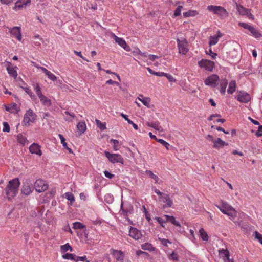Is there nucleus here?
I'll use <instances>...</instances> for the list:
<instances>
[{
  "label": "nucleus",
  "instance_id": "nucleus-55",
  "mask_svg": "<svg viewBox=\"0 0 262 262\" xmlns=\"http://www.w3.org/2000/svg\"><path fill=\"white\" fill-rule=\"evenodd\" d=\"M157 142H158L159 143H161V144H162L163 146H164L167 149H169V147L170 146V145L168 143H167V142H166L165 141H164V140L163 139H159L158 140H157Z\"/></svg>",
  "mask_w": 262,
  "mask_h": 262
},
{
  "label": "nucleus",
  "instance_id": "nucleus-29",
  "mask_svg": "<svg viewBox=\"0 0 262 262\" xmlns=\"http://www.w3.org/2000/svg\"><path fill=\"white\" fill-rule=\"evenodd\" d=\"M17 139L18 142L23 146H25L29 143V141L27 140V138L21 134L17 135Z\"/></svg>",
  "mask_w": 262,
  "mask_h": 262
},
{
  "label": "nucleus",
  "instance_id": "nucleus-35",
  "mask_svg": "<svg viewBox=\"0 0 262 262\" xmlns=\"http://www.w3.org/2000/svg\"><path fill=\"white\" fill-rule=\"evenodd\" d=\"M141 246V248L144 250H148L150 252L155 250V248L152 246V245L151 244H149L148 243L143 244Z\"/></svg>",
  "mask_w": 262,
  "mask_h": 262
},
{
  "label": "nucleus",
  "instance_id": "nucleus-40",
  "mask_svg": "<svg viewBox=\"0 0 262 262\" xmlns=\"http://www.w3.org/2000/svg\"><path fill=\"white\" fill-rule=\"evenodd\" d=\"M199 233L203 241H207L208 240V235L203 228H201L200 229Z\"/></svg>",
  "mask_w": 262,
  "mask_h": 262
},
{
  "label": "nucleus",
  "instance_id": "nucleus-7",
  "mask_svg": "<svg viewBox=\"0 0 262 262\" xmlns=\"http://www.w3.org/2000/svg\"><path fill=\"white\" fill-rule=\"evenodd\" d=\"M199 66L209 72L212 71L214 68V62L209 60L202 59L198 62Z\"/></svg>",
  "mask_w": 262,
  "mask_h": 262
},
{
  "label": "nucleus",
  "instance_id": "nucleus-10",
  "mask_svg": "<svg viewBox=\"0 0 262 262\" xmlns=\"http://www.w3.org/2000/svg\"><path fill=\"white\" fill-rule=\"evenodd\" d=\"M113 37L115 42L122 48H123L126 51H129L130 50V47L127 45L126 41L123 38L117 37L114 34H113Z\"/></svg>",
  "mask_w": 262,
  "mask_h": 262
},
{
  "label": "nucleus",
  "instance_id": "nucleus-20",
  "mask_svg": "<svg viewBox=\"0 0 262 262\" xmlns=\"http://www.w3.org/2000/svg\"><path fill=\"white\" fill-rule=\"evenodd\" d=\"M32 191L33 189L31 188L29 183H26L23 185L21 189V192L22 194L28 195L32 193Z\"/></svg>",
  "mask_w": 262,
  "mask_h": 262
},
{
  "label": "nucleus",
  "instance_id": "nucleus-1",
  "mask_svg": "<svg viewBox=\"0 0 262 262\" xmlns=\"http://www.w3.org/2000/svg\"><path fill=\"white\" fill-rule=\"evenodd\" d=\"M20 185V181L17 178L10 180L4 189L3 194L5 195L4 197L9 200H11L13 199L18 192Z\"/></svg>",
  "mask_w": 262,
  "mask_h": 262
},
{
  "label": "nucleus",
  "instance_id": "nucleus-4",
  "mask_svg": "<svg viewBox=\"0 0 262 262\" xmlns=\"http://www.w3.org/2000/svg\"><path fill=\"white\" fill-rule=\"evenodd\" d=\"M177 46L179 50V53L182 55H186L188 52V43L186 39H177Z\"/></svg>",
  "mask_w": 262,
  "mask_h": 262
},
{
  "label": "nucleus",
  "instance_id": "nucleus-37",
  "mask_svg": "<svg viewBox=\"0 0 262 262\" xmlns=\"http://www.w3.org/2000/svg\"><path fill=\"white\" fill-rule=\"evenodd\" d=\"M184 17H193L198 14V12L196 10H189L186 12L183 13Z\"/></svg>",
  "mask_w": 262,
  "mask_h": 262
},
{
  "label": "nucleus",
  "instance_id": "nucleus-3",
  "mask_svg": "<svg viewBox=\"0 0 262 262\" xmlns=\"http://www.w3.org/2000/svg\"><path fill=\"white\" fill-rule=\"evenodd\" d=\"M207 10L212 12L214 14L217 15L222 18H224L228 16V12L227 10L220 6L209 5L207 7Z\"/></svg>",
  "mask_w": 262,
  "mask_h": 262
},
{
  "label": "nucleus",
  "instance_id": "nucleus-52",
  "mask_svg": "<svg viewBox=\"0 0 262 262\" xmlns=\"http://www.w3.org/2000/svg\"><path fill=\"white\" fill-rule=\"evenodd\" d=\"M158 240L161 242V243L164 246L168 247V244H171V242L167 239L162 238L160 237L158 238Z\"/></svg>",
  "mask_w": 262,
  "mask_h": 262
},
{
  "label": "nucleus",
  "instance_id": "nucleus-36",
  "mask_svg": "<svg viewBox=\"0 0 262 262\" xmlns=\"http://www.w3.org/2000/svg\"><path fill=\"white\" fill-rule=\"evenodd\" d=\"M58 136H59V138L60 139L61 143L62 144V146L66 149H67L69 151V152L70 153L72 152V151L71 149L68 147L67 144L66 142V139L64 138V137L62 135H61V134H59Z\"/></svg>",
  "mask_w": 262,
  "mask_h": 262
},
{
  "label": "nucleus",
  "instance_id": "nucleus-57",
  "mask_svg": "<svg viewBox=\"0 0 262 262\" xmlns=\"http://www.w3.org/2000/svg\"><path fill=\"white\" fill-rule=\"evenodd\" d=\"M255 238H256L259 242L262 245V235L258 233L257 231L254 232Z\"/></svg>",
  "mask_w": 262,
  "mask_h": 262
},
{
  "label": "nucleus",
  "instance_id": "nucleus-34",
  "mask_svg": "<svg viewBox=\"0 0 262 262\" xmlns=\"http://www.w3.org/2000/svg\"><path fill=\"white\" fill-rule=\"evenodd\" d=\"M138 98L144 105L149 107L150 102V99L149 97H144L143 95H140Z\"/></svg>",
  "mask_w": 262,
  "mask_h": 262
},
{
  "label": "nucleus",
  "instance_id": "nucleus-38",
  "mask_svg": "<svg viewBox=\"0 0 262 262\" xmlns=\"http://www.w3.org/2000/svg\"><path fill=\"white\" fill-rule=\"evenodd\" d=\"M64 197L70 201L71 205H72V203L75 201V197L74 195L71 192L65 193L64 194Z\"/></svg>",
  "mask_w": 262,
  "mask_h": 262
},
{
  "label": "nucleus",
  "instance_id": "nucleus-2",
  "mask_svg": "<svg viewBox=\"0 0 262 262\" xmlns=\"http://www.w3.org/2000/svg\"><path fill=\"white\" fill-rule=\"evenodd\" d=\"M216 206L222 213L227 215L232 220H234L237 216L236 211L226 202L221 200L220 204L216 205Z\"/></svg>",
  "mask_w": 262,
  "mask_h": 262
},
{
  "label": "nucleus",
  "instance_id": "nucleus-63",
  "mask_svg": "<svg viewBox=\"0 0 262 262\" xmlns=\"http://www.w3.org/2000/svg\"><path fill=\"white\" fill-rule=\"evenodd\" d=\"M189 232L190 233L189 237L191 240L193 241V239H195L194 235V230L193 229H190L189 230Z\"/></svg>",
  "mask_w": 262,
  "mask_h": 262
},
{
  "label": "nucleus",
  "instance_id": "nucleus-51",
  "mask_svg": "<svg viewBox=\"0 0 262 262\" xmlns=\"http://www.w3.org/2000/svg\"><path fill=\"white\" fill-rule=\"evenodd\" d=\"M34 90L36 92V94L37 95V96H39V95L42 94L41 91L40 87L39 86L38 83L34 85Z\"/></svg>",
  "mask_w": 262,
  "mask_h": 262
},
{
  "label": "nucleus",
  "instance_id": "nucleus-48",
  "mask_svg": "<svg viewBox=\"0 0 262 262\" xmlns=\"http://www.w3.org/2000/svg\"><path fill=\"white\" fill-rule=\"evenodd\" d=\"M62 257L66 259H71L75 261V255L71 253H66L62 255Z\"/></svg>",
  "mask_w": 262,
  "mask_h": 262
},
{
  "label": "nucleus",
  "instance_id": "nucleus-19",
  "mask_svg": "<svg viewBox=\"0 0 262 262\" xmlns=\"http://www.w3.org/2000/svg\"><path fill=\"white\" fill-rule=\"evenodd\" d=\"M213 143V147L216 149H219L228 145V143L223 141L220 138H217L216 140H214Z\"/></svg>",
  "mask_w": 262,
  "mask_h": 262
},
{
  "label": "nucleus",
  "instance_id": "nucleus-64",
  "mask_svg": "<svg viewBox=\"0 0 262 262\" xmlns=\"http://www.w3.org/2000/svg\"><path fill=\"white\" fill-rule=\"evenodd\" d=\"M74 53L77 56H79L80 58L83 59V60H85L87 62H89V61L85 59L81 54V52H78L77 51H74Z\"/></svg>",
  "mask_w": 262,
  "mask_h": 262
},
{
  "label": "nucleus",
  "instance_id": "nucleus-60",
  "mask_svg": "<svg viewBox=\"0 0 262 262\" xmlns=\"http://www.w3.org/2000/svg\"><path fill=\"white\" fill-rule=\"evenodd\" d=\"M85 260H86V256L80 257V256H77L75 255V261H84Z\"/></svg>",
  "mask_w": 262,
  "mask_h": 262
},
{
  "label": "nucleus",
  "instance_id": "nucleus-30",
  "mask_svg": "<svg viewBox=\"0 0 262 262\" xmlns=\"http://www.w3.org/2000/svg\"><path fill=\"white\" fill-rule=\"evenodd\" d=\"M236 88V81L235 80L231 81L229 83L228 89L227 90L228 93L232 94L233 92H234L235 91Z\"/></svg>",
  "mask_w": 262,
  "mask_h": 262
},
{
  "label": "nucleus",
  "instance_id": "nucleus-61",
  "mask_svg": "<svg viewBox=\"0 0 262 262\" xmlns=\"http://www.w3.org/2000/svg\"><path fill=\"white\" fill-rule=\"evenodd\" d=\"M104 174L106 178H108L109 179H112L114 177V174L111 173L110 172L106 170L104 171Z\"/></svg>",
  "mask_w": 262,
  "mask_h": 262
},
{
  "label": "nucleus",
  "instance_id": "nucleus-22",
  "mask_svg": "<svg viewBox=\"0 0 262 262\" xmlns=\"http://www.w3.org/2000/svg\"><path fill=\"white\" fill-rule=\"evenodd\" d=\"M133 211L132 207L129 206L128 208H124L123 207V203L121 202V208L120 210V212L121 214H123L124 216H128L129 214H131Z\"/></svg>",
  "mask_w": 262,
  "mask_h": 262
},
{
  "label": "nucleus",
  "instance_id": "nucleus-17",
  "mask_svg": "<svg viewBox=\"0 0 262 262\" xmlns=\"http://www.w3.org/2000/svg\"><path fill=\"white\" fill-rule=\"evenodd\" d=\"M237 99L238 101L241 102L247 103L250 100V95L247 93L244 92H239Z\"/></svg>",
  "mask_w": 262,
  "mask_h": 262
},
{
  "label": "nucleus",
  "instance_id": "nucleus-13",
  "mask_svg": "<svg viewBox=\"0 0 262 262\" xmlns=\"http://www.w3.org/2000/svg\"><path fill=\"white\" fill-rule=\"evenodd\" d=\"M159 200L161 202L165 203L163 206L164 208L170 207L173 204L172 200L170 199L169 195L167 194L163 195V196L159 199Z\"/></svg>",
  "mask_w": 262,
  "mask_h": 262
},
{
  "label": "nucleus",
  "instance_id": "nucleus-47",
  "mask_svg": "<svg viewBox=\"0 0 262 262\" xmlns=\"http://www.w3.org/2000/svg\"><path fill=\"white\" fill-rule=\"evenodd\" d=\"M182 8H183L182 6H178V7L174 10V14H173L174 17H177L181 15V10Z\"/></svg>",
  "mask_w": 262,
  "mask_h": 262
},
{
  "label": "nucleus",
  "instance_id": "nucleus-27",
  "mask_svg": "<svg viewBox=\"0 0 262 262\" xmlns=\"http://www.w3.org/2000/svg\"><path fill=\"white\" fill-rule=\"evenodd\" d=\"M39 98L41 103L45 106H50L51 103V100L48 98H47L46 96L43 95V94H41V95H39L38 96Z\"/></svg>",
  "mask_w": 262,
  "mask_h": 262
},
{
  "label": "nucleus",
  "instance_id": "nucleus-41",
  "mask_svg": "<svg viewBox=\"0 0 262 262\" xmlns=\"http://www.w3.org/2000/svg\"><path fill=\"white\" fill-rule=\"evenodd\" d=\"M85 228V226L79 222H74L73 224V228L74 229H83Z\"/></svg>",
  "mask_w": 262,
  "mask_h": 262
},
{
  "label": "nucleus",
  "instance_id": "nucleus-21",
  "mask_svg": "<svg viewBox=\"0 0 262 262\" xmlns=\"http://www.w3.org/2000/svg\"><path fill=\"white\" fill-rule=\"evenodd\" d=\"M228 83V80L226 79H222L220 81V91L222 95L225 94L226 89Z\"/></svg>",
  "mask_w": 262,
  "mask_h": 262
},
{
  "label": "nucleus",
  "instance_id": "nucleus-24",
  "mask_svg": "<svg viewBox=\"0 0 262 262\" xmlns=\"http://www.w3.org/2000/svg\"><path fill=\"white\" fill-rule=\"evenodd\" d=\"M236 9L239 14L242 15H246L247 17H249V10L244 8L243 6L236 4Z\"/></svg>",
  "mask_w": 262,
  "mask_h": 262
},
{
  "label": "nucleus",
  "instance_id": "nucleus-59",
  "mask_svg": "<svg viewBox=\"0 0 262 262\" xmlns=\"http://www.w3.org/2000/svg\"><path fill=\"white\" fill-rule=\"evenodd\" d=\"M206 53L207 54L210 55L212 59H215L216 58L217 54L213 52L211 49H209L208 52L206 51Z\"/></svg>",
  "mask_w": 262,
  "mask_h": 262
},
{
  "label": "nucleus",
  "instance_id": "nucleus-46",
  "mask_svg": "<svg viewBox=\"0 0 262 262\" xmlns=\"http://www.w3.org/2000/svg\"><path fill=\"white\" fill-rule=\"evenodd\" d=\"M68 250H70V251H72V248L70 246L69 244L67 243L61 246V251L62 253H64Z\"/></svg>",
  "mask_w": 262,
  "mask_h": 262
},
{
  "label": "nucleus",
  "instance_id": "nucleus-44",
  "mask_svg": "<svg viewBox=\"0 0 262 262\" xmlns=\"http://www.w3.org/2000/svg\"><path fill=\"white\" fill-rule=\"evenodd\" d=\"M104 201L108 204H111L114 201V196L111 194L108 193L104 196Z\"/></svg>",
  "mask_w": 262,
  "mask_h": 262
},
{
  "label": "nucleus",
  "instance_id": "nucleus-39",
  "mask_svg": "<svg viewBox=\"0 0 262 262\" xmlns=\"http://www.w3.org/2000/svg\"><path fill=\"white\" fill-rule=\"evenodd\" d=\"M238 25L239 26L247 30L248 31V32H250V30L252 29L254 27L253 26L249 25V24L243 22H239Z\"/></svg>",
  "mask_w": 262,
  "mask_h": 262
},
{
  "label": "nucleus",
  "instance_id": "nucleus-43",
  "mask_svg": "<svg viewBox=\"0 0 262 262\" xmlns=\"http://www.w3.org/2000/svg\"><path fill=\"white\" fill-rule=\"evenodd\" d=\"M155 220H157L162 227H165L167 220L166 218H164V215L163 217H156Z\"/></svg>",
  "mask_w": 262,
  "mask_h": 262
},
{
  "label": "nucleus",
  "instance_id": "nucleus-33",
  "mask_svg": "<svg viewBox=\"0 0 262 262\" xmlns=\"http://www.w3.org/2000/svg\"><path fill=\"white\" fill-rule=\"evenodd\" d=\"M77 128L81 135L86 130V127L85 123L84 122H79L77 125Z\"/></svg>",
  "mask_w": 262,
  "mask_h": 262
},
{
  "label": "nucleus",
  "instance_id": "nucleus-28",
  "mask_svg": "<svg viewBox=\"0 0 262 262\" xmlns=\"http://www.w3.org/2000/svg\"><path fill=\"white\" fill-rule=\"evenodd\" d=\"M219 254L221 256V257L223 258L224 260L225 259H227L230 258V255H229V252L227 249H220L219 251Z\"/></svg>",
  "mask_w": 262,
  "mask_h": 262
},
{
  "label": "nucleus",
  "instance_id": "nucleus-9",
  "mask_svg": "<svg viewBox=\"0 0 262 262\" xmlns=\"http://www.w3.org/2000/svg\"><path fill=\"white\" fill-rule=\"evenodd\" d=\"M219 80V77L216 74H213L208 76L205 80V85L215 87L217 82Z\"/></svg>",
  "mask_w": 262,
  "mask_h": 262
},
{
  "label": "nucleus",
  "instance_id": "nucleus-56",
  "mask_svg": "<svg viewBox=\"0 0 262 262\" xmlns=\"http://www.w3.org/2000/svg\"><path fill=\"white\" fill-rule=\"evenodd\" d=\"M3 131L4 132H9L10 131V126L8 123L6 122H4L3 123Z\"/></svg>",
  "mask_w": 262,
  "mask_h": 262
},
{
  "label": "nucleus",
  "instance_id": "nucleus-49",
  "mask_svg": "<svg viewBox=\"0 0 262 262\" xmlns=\"http://www.w3.org/2000/svg\"><path fill=\"white\" fill-rule=\"evenodd\" d=\"M146 174L151 177L155 181V183H158L159 178L157 176L154 174L150 170L146 171Z\"/></svg>",
  "mask_w": 262,
  "mask_h": 262
},
{
  "label": "nucleus",
  "instance_id": "nucleus-23",
  "mask_svg": "<svg viewBox=\"0 0 262 262\" xmlns=\"http://www.w3.org/2000/svg\"><path fill=\"white\" fill-rule=\"evenodd\" d=\"M147 125L149 127L154 128L160 132H163V129L161 126H160V123L158 121L147 122Z\"/></svg>",
  "mask_w": 262,
  "mask_h": 262
},
{
  "label": "nucleus",
  "instance_id": "nucleus-53",
  "mask_svg": "<svg viewBox=\"0 0 262 262\" xmlns=\"http://www.w3.org/2000/svg\"><path fill=\"white\" fill-rule=\"evenodd\" d=\"M96 124L97 126L101 129V130H104L106 128V126L105 124H103L102 123L100 120L98 119H96L95 120Z\"/></svg>",
  "mask_w": 262,
  "mask_h": 262
},
{
  "label": "nucleus",
  "instance_id": "nucleus-32",
  "mask_svg": "<svg viewBox=\"0 0 262 262\" xmlns=\"http://www.w3.org/2000/svg\"><path fill=\"white\" fill-rule=\"evenodd\" d=\"M8 73L13 77L16 78L17 76V73L14 68L12 66H9L7 67Z\"/></svg>",
  "mask_w": 262,
  "mask_h": 262
},
{
  "label": "nucleus",
  "instance_id": "nucleus-45",
  "mask_svg": "<svg viewBox=\"0 0 262 262\" xmlns=\"http://www.w3.org/2000/svg\"><path fill=\"white\" fill-rule=\"evenodd\" d=\"M168 258L170 260H172L173 261H178L179 260V256L177 253L174 251L172 252V253L168 256Z\"/></svg>",
  "mask_w": 262,
  "mask_h": 262
},
{
  "label": "nucleus",
  "instance_id": "nucleus-8",
  "mask_svg": "<svg viewBox=\"0 0 262 262\" xmlns=\"http://www.w3.org/2000/svg\"><path fill=\"white\" fill-rule=\"evenodd\" d=\"M34 187L37 192H41L48 189V185L42 180L37 179L34 183Z\"/></svg>",
  "mask_w": 262,
  "mask_h": 262
},
{
  "label": "nucleus",
  "instance_id": "nucleus-14",
  "mask_svg": "<svg viewBox=\"0 0 262 262\" xmlns=\"http://www.w3.org/2000/svg\"><path fill=\"white\" fill-rule=\"evenodd\" d=\"M31 0H17L13 8L14 9H21L30 5Z\"/></svg>",
  "mask_w": 262,
  "mask_h": 262
},
{
  "label": "nucleus",
  "instance_id": "nucleus-11",
  "mask_svg": "<svg viewBox=\"0 0 262 262\" xmlns=\"http://www.w3.org/2000/svg\"><path fill=\"white\" fill-rule=\"evenodd\" d=\"M129 235L135 240H138L142 237L141 231L136 228L133 227H130Z\"/></svg>",
  "mask_w": 262,
  "mask_h": 262
},
{
  "label": "nucleus",
  "instance_id": "nucleus-26",
  "mask_svg": "<svg viewBox=\"0 0 262 262\" xmlns=\"http://www.w3.org/2000/svg\"><path fill=\"white\" fill-rule=\"evenodd\" d=\"M5 109L7 111L11 113H17V105L16 103H13L8 105H5Z\"/></svg>",
  "mask_w": 262,
  "mask_h": 262
},
{
  "label": "nucleus",
  "instance_id": "nucleus-18",
  "mask_svg": "<svg viewBox=\"0 0 262 262\" xmlns=\"http://www.w3.org/2000/svg\"><path fill=\"white\" fill-rule=\"evenodd\" d=\"M10 33L11 35L15 37L19 41L21 39V35L20 32V28L18 27H14L9 29Z\"/></svg>",
  "mask_w": 262,
  "mask_h": 262
},
{
  "label": "nucleus",
  "instance_id": "nucleus-6",
  "mask_svg": "<svg viewBox=\"0 0 262 262\" xmlns=\"http://www.w3.org/2000/svg\"><path fill=\"white\" fill-rule=\"evenodd\" d=\"M36 115L31 109L27 111L24 117V123L26 126L29 125L31 123H33L36 119Z\"/></svg>",
  "mask_w": 262,
  "mask_h": 262
},
{
  "label": "nucleus",
  "instance_id": "nucleus-25",
  "mask_svg": "<svg viewBox=\"0 0 262 262\" xmlns=\"http://www.w3.org/2000/svg\"><path fill=\"white\" fill-rule=\"evenodd\" d=\"M245 33H246L247 34L252 35L257 39L259 38L262 36V34H261V33L254 27H253V28L250 30V32L245 31Z\"/></svg>",
  "mask_w": 262,
  "mask_h": 262
},
{
  "label": "nucleus",
  "instance_id": "nucleus-42",
  "mask_svg": "<svg viewBox=\"0 0 262 262\" xmlns=\"http://www.w3.org/2000/svg\"><path fill=\"white\" fill-rule=\"evenodd\" d=\"M110 142L113 144V149L115 151H117L119 149L120 144L117 140L111 139Z\"/></svg>",
  "mask_w": 262,
  "mask_h": 262
},
{
  "label": "nucleus",
  "instance_id": "nucleus-15",
  "mask_svg": "<svg viewBox=\"0 0 262 262\" xmlns=\"http://www.w3.org/2000/svg\"><path fill=\"white\" fill-rule=\"evenodd\" d=\"M40 148V146L38 144L34 143L29 147V151L32 154H36L40 156L42 155Z\"/></svg>",
  "mask_w": 262,
  "mask_h": 262
},
{
  "label": "nucleus",
  "instance_id": "nucleus-54",
  "mask_svg": "<svg viewBox=\"0 0 262 262\" xmlns=\"http://www.w3.org/2000/svg\"><path fill=\"white\" fill-rule=\"evenodd\" d=\"M25 92L28 94L31 98H34L35 95L32 92L31 90L28 87H25L23 88Z\"/></svg>",
  "mask_w": 262,
  "mask_h": 262
},
{
  "label": "nucleus",
  "instance_id": "nucleus-62",
  "mask_svg": "<svg viewBox=\"0 0 262 262\" xmlns=\"http://www.w3.org/2000/svg\"><path fill=\"white\" fill-rule=\"evenodd\" d=\"M165 77L168 79L169 82H174L176 81L174 77L170 74L166 73Z\"/></svg>",
  "mask_w": 262,
  "mask_h": 262
},
{
  "label": "nucleus",
  "instance_id": "nucleus-50",
  "mask_svg": "<svg viewBox=\"0 0 262 262\" xmlns=\"http://www.w3.org/2000/svg\"><path fill=\"white\" fill-rule=\"evenodd\" d=\"M34 90L36 92V94L37 95V96H39V95L42 94L41 91L40 87L39 86L38 83L34 85Z\"/></svg>",
  "mask_w": 262,
  "mask_h": 262
},
{
  "label": "nucleus",
  "instance_id": "nucleus-5",
  "mask_svg": "<svg viewBox=\"0 0 262 262\" xmlns=\"http://www.w3.org/2000/svg\"><path fill=\"white\" fill-rule=\"evenodd\" d=\"M104 154L112 163H119L123 164L124 160L120 155L118 154H111L107 151H104Z\"/></svg>",
  "mask_w": 262,
  "mask_h": 262
},
{
  "label": "nucleus",
  "instance_id": "nucleus-31",
  "mask_svg": "<svg viewBox=\"0 0 262 262\" xmlns=\"http://www.w3.org/2000/svg\"><path fill=\"white\" fill-rule=\"evenodd\" d=\"M164 218H166L167 222H170L176 226L180 227V224L176 221L175 218L172 216L164 215Z\"/></svg>",
  "mask_w": 262,
  "mask_h": 262
},
{
  "label": "nucleus",
  "instance_id": "nucleus-58",
  "mask_svg": "<svg viewBox=\"0 0 262 262\" xmlns=\"http://www.w3.org/2000/svg\"><path fill=\"white\" fill-rule=\"evenodd\" d=\"M87 6L93 10H95L97 9V4L96 3L91 4L90 2H89V3L87 4Z\"/></svg>",
  "mask_w": 262,
  "mask_h": 262
},
{
  "label": "nucleus",
  "instance_id": "nucleus-12",
  "mask_svg": "<svg viewBox=\"0 0 262 262\" xmlns=\"http://www.w3.org/2000/svg\"><path fill=\"white\" fill-rule=\"evenodd\" d=\"M111 253L116 259L117 262H123L124 255L121 251L111 249Z\"/></svg>",
  "mask_w": 262,
  "mask_h": 262
},
{
  "label": "nucleus",
  "instance_id": "nucleus-16",
  "mask_svg": "<svg viewBox=\"0 0 262 262\" xmlns=\"http://www.w3.org/2000/svg\"><path fill=\"white\" fill-rule=\"evenodd\" d=\"M222 36V33H221L220 31H217L216 35L210 36L209 42V46L216 45L218 42L219 39L221 38Z\"/></svg>",
  "mask_w": 262,
  "mask_h": 262
}]
</instances>
